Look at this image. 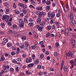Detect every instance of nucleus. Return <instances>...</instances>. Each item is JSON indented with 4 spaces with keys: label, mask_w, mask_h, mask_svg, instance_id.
<instances>
[{
    "label": "nucleus",
    "mask_w": 76,
    "mask_h": 76,
    "mask_svg": "<svg viewBox=\"0 0 76 76\" xmlns=\"http://www.w3.org/2000/svg\"><path fill=\"white\" fill-rule=\"evenodd\" d=\"M4 23H1V27H2V28H3L4 27Z\"/></svg>",
    "instance_id": "40"
},
{
    "label": "nucleus",
    "mask_w": 76,
    "mask_h": 76,
    "mask_svg": "<svg viewBox=\"0 0 76 76\" xmlns=\"http://www.w3.org/2000/svg\"><path fill=\"white\" fill-rule=\"evenodd\" d=\"M36 17L37 16H35L34 15H33V16H32V18L33 19H35Z\"/></svg>",
    "instance_id": "56"
},
{
    "label": "nucleus",
    "mask_w": 76,
    "mask_h": 76,
    "mask_svg": "<svg viewBox=\"0 0 76 76\" xmlns=\"http://www.w3.org/2000/svg\"><path fill=\"white\" fill-rule=\"evenodd\" d=\"M47 29L48 31H50L51 29V26L48 25L47 26Z\"/></svg>",
    "instance_id": "20"
},
{
    "label": "nucleus",
    "mask_w": 76,
    "mask_h": 76,
    "mask_svg": "<svg viewBox=\"0 0 76 76\" xmlns=\"http://www.w3.org/2000/svg\"><path fill=\"white\" fill-rule=\"evenodd\" d=\"M32 59L33 60H34L35 58H36V57H35V55L34 54H33L32 55Z\"/></svg>",
    "instance_id": "43"
},
{
    "label": "nucleus",
    "mask_w": 76,
    "mask_h": 76,
    "mask_svg": "<svg viewBox=\"0 0 76 76\" xmlns=\"http://www.w3.org/2000/svg\"><path fill=\"white\" fill-rule=\"evenodd\" d=\"M19 24H24V22L22 19L20 18L19 20Z\"/></svg>",
    "instance_id": "11"
},
{
    "label": "nucleus",
    "mask_w": 76,
    "mask_h": 76,
    "mask_svg": "<svg viewBox=\"0 0 76 76\" xmlns=\"http://www.w3.org/2000/svg\"><path fill=\"white\" fill-rule=\"evenodd\" d=\"M31 31L33 33V32H35V28H32L31 29Z\"/></svg>",
    "instance_id": "41"
},
{
    "label": "nucleus",
    "mask_w": 76,
    "mask_h": 76,
    "mask_svg": "<svg viewBox=\"0 0 76 76\" xmlns=\"http://www.w3.org/2000/svg\"><path fill=\"white\" fill-rule=\"evenodd\" d=\"M23 4L22 3H19L18 4V6H20V7H22V6H23Z\"/></svg>",
    "instance_id": "51"
},
{
    "label": "nucleus",
    "mask_w": 76,
    "mask_h": 76,
    "mask_svg": "<svg viewBox=\"0 0 76 76\" xmlns=\"http://www.w3.org/2000/svg\"><path fill=\"white\" fill-rule=\"evenodd\" d=\"M50 36V33L48 32L45 35L46 37H49Z\"/></svg>",
    "instance_id": "28"
},
{
    "label": "nucleus",
    "mask_w": 76,
    "mask_h": 76,
    "mask_svg": "<svg viewBox=\"0 0 76 76\" xmlns=\"http://www.w3.org/2000/svg\"><path fill=\"white\" fill-rule=\"evenodd\" d=\"M52 6H53V7H54L55 6H56V3L55 2H52Z\"/></svg>",
    "instance_id": "50"
},
{
    "label": "nucleus",
    "mask_w": 76,
    "mask_h": 76,
    "mask_svg": "<svg viewBox=\"0 0 76 76\" xmlns=\"http://www.w3.org/2000/svg\"><path fill=\"white\" fill-rule=\"evenodd\" d=\"M64 64V61H63L61 64V70H62L63 67V65Z\"/></svg>",
    "instance_id": "29"
},
{
    "label": "nucleus",
    "mask_w": 76,
    "mask_h": 76,
    "mask_svg": "<svg viewBox=\"0 0 76 76\" xmlns=\"http://www.w3.org/2000/svg\"><path fill=\"white\" fill-rule=\"evenodd\" d=\"M37 68L39 69L41 68V66L39 65L37 66Z\"/></svg>",
    "instance_id": "59"
},
{
    "label": "nucleus",
    "mask_w": 76,
    "mask_h": 76,
    "mask_svg": "<svg viewBox=\"0 0 76 76\" xmlns=\"http://www.w3.org/2000/svg\"><path fill=\"white\" fill-rule=\"evenodd\" d=\"M22 11L24 14H26V13H27V11L25 9H23Z\"/></svg>",
    "instance_id": "25"
},
{
    "label": "nucleus",
    "mask_w": 76,
    "mask_h": 76,
    "mask_svg": "<svg viewBox=\"0 0 76 76\" xmlns=\"http://www.w3.org/2000/svg\"><path fill=\"white\" fill-rule=\"evenodd\" d=\"M31 3L32 4H33V5L36 4V3L34 1H33L32 2H31Z\"/></svg>",
    "instance_id": "57"
},
{
    "label": "nucleus",
    "mask_w": 76,
    "mask_h": 76,
    "mask_svg": "<svg viewBox=\"0 0 76 76\" xmlns=\"http://www.w3.org/2000/svg\"><path fill=\"white\" fill-rule=\"evenodd\" d=\"M17 27V25L16 24H14L12 26V28H16Z\"/></svg>",
    "instance_id": "42"
},
{
    "label": "nucleus",
    "mask_w": 76,
    "mask_h": 76,
    "mask_svg": "<svg viewBox=\"0 0 76 76\" xmlns=\"http://www.w3.org/2000/svg\"><path fill=\"white\" fill-rule=\"evenodd\" d=\"M43 28V26H40L39 25H37L36 26V28L38 29V31L40 32H41L42 31V28Z\"/></svg>",
    "instance_id": "3"
},
{
    "label": "nucleus",
    "mask_w": 76,
    "mask_h": 76,
    "mask_svg": "<svg viewBox=\"0 0 76 76\" xmlns=\"http://www.w3.org/2000/svg\"><path fill=\"white\" fill-rule=\"evenodd\" d=\"M8 42V39L6 37L4 38V45H5L6 44V42Z\"/></svg>",
    "instance_id": "5"
},
{
    "label": "nucleus",
    "mask_w": 76,
    "mask_h": 76,
    "mask_svg": "<svg viewBox=\"0 0 76 76\" xmlns=\"http://www.w3.org/2000/svg\"><path fill=\"white\" fill-rule=\"evenodd\" d=\"M26 72V75H31L32 74V72H29V71L28 70H27Z\"/></svg>",
    "instance_id": "26"
},
{
    "label": "nucleus",
    "mask_w": 76,
    "mask_h": 76,
    "mask_svg": "<svg viewBox=\"0 0 76 76\" xmlns=\"http://www.w3.org/2000/svg\"><path fill=\"white\" fill-rule=\"evenodd\" d=\"M34 65V63H32L28 64L27 66V67H28V68H29L30 67H33Z\"/></svg>",
    "instance_id": "10"
},
{
    "label": "nucleus",
    "mask_w": 76,
    "mask_h": 76,
    "mask_svg": "<svg viewBox=\"0 0 76 76\" xmlns=\"http://www.w3.org/2000/svg\"><path fill=\"white\" fill-rule=\"evenodd\" d=\"M66 57H67V56H71L72 57L73 56V55L71 53V51H69L68 53L66 54Z\"/></svg>",
    "instance_id": "8"
},
{
    "label": "nucleus",
    "mask_w": 76,
    "mask_h": 76,
    "mask_svg": "<svg viewBox=\"0 0 76 76\" xmlns=\"http://www.w3.org/2000/svg\"><path fill=\"white\" fill-rule=\"evenodd\" d=\"M5 13L7 15L9 14V8L8 7L5 8Z\"/></svg>",
    "instance_id": "13"
},
{
    "label": "nucleus",
    "mask_w": 76,
    "mask_h": 76,
    "mask_svg": "<svg viewBox=\"0 0 76 76\" xmlns=\"http://www.w3.org/2000/svg\"><path fill=\"white\" fill-rule=\"evenodd\" d=\"M29 7H30V8H34V7L32 5H30L29 6Z\"/></svg>",
    "instance_id": "54"
},
{
    "label": "nucleus",
    "mask_w": 76,
    "mask_h": 76,
    "mask_svg": "<svg viewBox=\"0 0 76 76\" xmlns=\"http://www.w3.org/2000/svg\"><path fill=\"white\" fill-rule=\"evenodd\" d=\"M25 46L26 47H28V46H29V44L28 43V42L27 41H26L25 42Z\"/></svg>",
    "instance_id": "23"
},
{
    "label": "nucleus",
    "mask_w": 76,
    "mask_h": 76,
    "mask_svg": "<svg viewBox=\"0 0 76 76\" xmlns=\"http://www.w3.org/2000/svg\"><path fill=\"white\" fill-rule=\"evenodd\" d=\"M37 10H42V7H36Z\"/></svg>",
    "instance_id": "15"
},
{
    "label": "nucleus",
    "mask_w": 76,
    "mask_h": 76,
    "mask_svg": "<svg viewBox=\"0 0 76 76\" xmlns=\"http://www.w3.org/2000/svg\"><path fill=\"white\" fill-rule=\"evenodd\" d=\"M44 41H42L40 42H39V44H40V45H42V44H44Z\"/></svg>",
    "instance_id": "39"
},
{
    "label": "nucleus",
    "mask_w": 76,
    "mask_h": 76,
    "mask_svg": "<svg viewBox=\"0 0 76 76\" xmlns=\"http://www.w3.org/2000/svg\"><path fill=\"white\" fill-rule=\"evenodd\" d=\"M29 21L30 22H34V19L32 18H30L29 20Z\"/></svg>",
    "instance_id": "46"
},
{
    "label": "nucleus",
    "mask_w": 76,
    "mask_h": 76,
    "mask_svg": "<svg viewBox=\"0 0 76 76\" xmlns=\"http://www.w3.org/2000/svg\"><path fill=\"white\" fill-rule=\"evenodd\" d=\"M66 8L67 9V10H69L70 9L69 8V4H66Z\"/></svg>",
    "instance_id": "34"
},
{
    "label": "nucleus",
    "mask_w": 76,
    "mask_h": 76,
    "mask_svg": "<svg viewBox=\"0 0 76 76\" xmlns=\"http://www.w3.org/2000/svg\"><path fill=\"white\" fill-rule=\"evenodd\" d=\"M33 23H29L28 24V26H32L33 25Z\"/></svg>",
    "instance_id": "55"
},
{
    "label": "nucleus",
    "mask_w": 76,
    "mask_h": 76,
    "mask_svg": "<svg viewBox=\"0 0 76 76\" xmlns=\"http://www.w3.org/2000/svg\"><path fill=\"white\" fill-rule=\"evenodd\" d=\"M31 48L33 50H35V46L33 45L32 46Z\"/></svg>",
    "instance_id": "60"
},
{
    "label": "nucleus",
    "mask_w": 76,
    "mask_h": 76,
    "mask_svg": "<svg viewBox=\"0 0 76 76\" xmlns=\"http://www.w3.org/2000/svg\"><path fill=\"white\" fill-rule=\"evenodd\" d=\"M69 18H70V20H72L73 19V18H74V17L73 16V15L72 13L70 14L69 16Z\"/></svg>",
    "instance_id": "14"
},
{
    "label": "nucleus",
    "mask_w": 76,
    "mask_h": 76,
    "mask_svg": "<svg viewBox=\"0 0 76 76\" xmlns=\"http://www.w3.org/2000/svg\"><path fill=\"white\" fill-rule=\"evenodd\" d=\"M24 20L25 23H28V21H27V19H26V18H24Z\"/></svg>",
    "instance_id": "58"
},
{
    "label": "nucleus",
    "mask_w": 76,
    "mask_h": 76,
    "mask_svg": "<svg viewBox=\"0 0 76 76\" xmlns=\"http://www.w3.org/2000/svg\"><path fill=\"white\" fill-rule=\"evenodd\" d=\"M19 24V26L20 27H21V28H23L24 26H23V24Z\"/></svg>",
    "instance_id": "53"
},
{
    "label": "nucleus",
    "mask_w": 76,
    "mask_h": 76,
    "mask_svg": "<svg viewBox=\"0 0 76 76\" xmlns=\"http://www.w3.org/2000/svg\"><path fill=\"white\" fill-rule=\"evenodd\" d=\"M44 15V12H40L39 13V14L38 16L39 17H41L42 16V15Z\"/></svg>",
    "instance_id": "18"
},
{
    "label": "nucleus",
    "mask_w": 76,
    "mask_h": 76,
    "mask_svg": "<svg viewBox=\"0 0 76 76\" xmlns=\"http://www.w3.org/2000/svg\"><path fill=\"white\" fill-rule=\"evenodd\" d=\"M55 24L56 25H57L58 26H59V25H60V23L58 21H56L55 23Z\"/></svg>",
    "instance_id": "45"
},
{
    "label": "nucleus",
    "mask_w": 76,
    "mask_h": 76,
    "mask_svg": "<svg viewBox=\"0 0 76 76\" xmlns=\"http://www.w3.org/2000/svg\"><path fill=\"white\" fill-rule=\"evenodd\" d=\"M3 69L1 72L3 73L4 71L6 72H8L9 70V65L4 64L3 66Z\"/></svg>",
    "instance_id": "1"
},
{
    "label": "nucleus",
    "mask_w": 76,
    "mask_h": 76,
    "mask_svg": "<svg viewBox=\"0 0 76 76\" xmlns=\"http://www.w3.org/2000/svg\"><path fill=\"white\" fill-rule=\"evenodd\" d=\"M17 53H20V50L19 48H18L17 49Z\"/></svg>",
    "instance_id": "62"
},
{
    "label": "nucleus",
    "mask_w": 76,
    "mask_h": 76,
    "mask_svg": "<svg viewBox=\"0 0 76 76\" xmlns=\"http://www.w3.org/2000/svg\"><path fill=\"white\" fill-rule=\"evenodd\" d=\"M70 42H71V44L72 45H74L75 44V40L73 38H72L71 39Z\"/></svg>",
    "instance_id": "7"
},
{
    "label": "nucleus",
    "mask_w": 76,
    "mask_h": 76,
    "mask_svg": "<svg viewBox=\"0 0 76 76\" xmlns=\"http://www.w3.org/2000/svg\"><path fill=\"white\" fill-rule=\"evenodd\" d=\"M45 21H43L42 22H40L39 23V25H41V26H44L45 25Z\"/></svg>",
    "instance_id": "17"
},
{
    "label": "nucleus",
    "mask_w": 76,
    "mask_h": 76,
    "mask_svg": "<svg viewBox=\"0 0 76 76\" xmlns=\"http://www.w3.org/2000/svg\"><path fill=\"white\" fill-rule=\"evenodd\" d=\"M3 10L2 9H0V13L1 14H3Z\"/></svg>",
    "instance_id": "52"
},
{
    "label": "nucleus",
    "mask_w": 76,
    "mask_h": 76,
    "mask_svg": "<svg viewBox=\"0 0 76 76\" xmlns=\"http://www.w3.org/2000/svg\"><path fill=\"white\" fill-rule=\"evenodd\" d=\"M22 38L23 40H25L26 39V37L24 35L22 36Z\"/></svg>",
    "instance_id": "35"
},
{
    "label": "nucleus",
    "mask_w": 76,
    "mask_h": 76,
    "mask_svg": "<svg viewBox=\"0 0 76 76\" xmlns=\"http://www.w3.org/2000/svg\"><path fill=\"white\" fill-rule=\"evenodd\" d=\"M7 47L9 48V47H11L12 45V43L10 42H9L7 43Z\"/></svg>",
    "instance_id": "12"
},
{
    "label": "nucleus",
    "mask_w": 76,
    "mask_h": 76,
    "mask_svg": "<svg viewBox=\"0 0 76 76\" xmlns=\"http://www.w3.org/2000/svg\"><path fill=\"white\" fill-rule=\"evenodd\" d=\"M19 48L21 49H23L25 48V45L23 44L20 45L19 46Z\"/></svg>",
    "instance_id": "16"
},
{
    "label": "nucleus",
    "mask_w": 76,
    "mask_h": 76,
    "mask_svg": "<svg viewBox=\"0 0 76 76\" xmlns=\"http://www.w3.org/2000/svg\"><path fill=\"white\" fill-rule=\"evenodd\" d=\"M64 32L66 35H69V29L68 28H66L65 31Z\"/></svg>",
    "instance_id": "9"
},
{
    "label": "nucleus",
    "mask_w": 76,
    "mask_h": 76,
    "mask_svg": "<svg viewBox=\"0 0 76 76\" xmlns=\"http://www.w3.org/2000/svg\"><path fill=\"white\" fill-rule=\"evenodd\" d=\"M41 20V18H38L37 19V23H40Z\"/></svg>",
    "instance_id": "21"
},
{
    "label": "nucleus",
    "mask_w": 76,
    "mask_h": 76,
    "mask_svg": "<svg viewBox=\"0 0 76 76\" xmlns=\"http://www.w3.org/2000/svg\"><path fill=\"white\" fill-rule=\"evenodd\" d=\"M39 60L38 59H37L34 62V63L36 64H38V63H39Z\"/></svg>",
    "instance_id": "27"
},
{
    "label": "nucleus",
    "mask_w": 76,
    "mask_h": 76,
    "mask_svg": "<svg viewBox=\"0 0 76 76\" xmlns=\"http://www.w3.org/2000/svg\"><path fill=\"white\" fill-rule=\"evenodd\" d=\"M1 60H0V61H4L5 60V58L3 56H2L1 57Z\"/></svg>",
    "instance_id": "30"
},
{
    "label": "nucleus",
    "mask_w": 76,
    "mask_h": 76,
    "mask_svg": "<svg viewBox=\"0 0 76 76\" xmlns=\"http://www.w3.org/2000/svg\"><path fill=\"white\" fill-rule=\"evenodd\" d=\"M15 12L16 14H19V11L17 10H15Z\"/></svg>",
    "instance_id": "33"
},
{
    "label": "nucleus",
    "mask_w": 76,
    "mask_h": 76,
    "mask_svg": "<svg viewBox=\"0 0 76 76\" xmlns=\"http://www.w3.org/2000/svg\"><path fill=\"white\" fill-rule=\"evenodd\" d=\"M12 34H16V31H12Z\"/></svg>",
    "instance_id": "64"
},
{
    "label": "nucleus",
    "mask_w": 76,
    "mask_h": 76,
    "mask_svg": "<svg viewBox=\"0 0 76 76\" xmlns=\"http://www.w3.org/2000/svg\"><path fill=\"white\" fill-rule=\"evenodd\" d=\"M42 2L43 4H45L46 3V0H42Z\"/></svg>",
    "instance_id": "61"
},
{
    "label": "nucleus",
    "mask_w": 76,
    "mask_h": 76,
    "mask_svg": "<svg viewBox=\"0 0 76 76\" xmlns=\"http://www.w3.org/2000/svg\"><path fill=\"white\" fill-rule=\"evenodd\" d=\"M64 71H65V72H66V71H67V66H64Z\"/></svg>",
    "instance_id": "38"
},
{
    "label": "nucleus",
    "mask_w": 76,
    "mask_h": 76,
    "mask_svg": "<svg viewBox=\"0 0 76 76\" xmlns=\"http://www.w3.org/2000/svg\"><path fill=\"white\" fill-rule=\"evenodd\" d=\"M12 31H11V30H10V31L7 32V34H12Z\"/></svg>",
    "instance_id": "47"
},
{
    "label": "nucleus",
    "mask_w": 76,
    "mask_h": 76,
    "mask_svg": "<svg viewBox=\"0 0 76 76\" xmlns=\"http://www.w3.org/2000/svg\"><path fill=\"white\" fill-rule=\"evenodd\" d=\"M10 72H14V69H13L12 68H10Z\"/></svg>",
    "instance_id": "37"
},
{
    "label": "nucleus",
    "mask_w": 76,
    "mask_h": 76,
    "mask_svg": "<svg viewBox=\"0 0 76 76\" xmlns=\"http://www.w3.org/2000/svg\"><path fill=\"white\" fill-rule=\"evenodd\" d=\"M32 58L30 57L29 58H27L26 62L27 63H31V62H32Z\"/></svg>",
    "instance_id": "4"
},
{
    "label": "nucleus",
    "mask_w": 76,
    "mask_h": 76,
    "mask_svg": "<svg viewBox=\"0 0 76 76\" xmlns=\"http://www.w3.org/2000/svg\"><path fill=\"white\" fill-rule=\"evenodd\" d=\"M22 60V59L20 57H19L17 59V61H21Z\"/></svg>",
    "instance_id": "31"
},
{
    "label": "nucleus",
    "mask_w": 76,
    "mask_h": 76,
    "mask_svg": "<svg viewBox=\"0 0 76 76\" xmlns=\"http://www.w3.org/2000/svg\"><path fill=\"white\" fill-rule=\"evenodd\" d=\"M76 23V21L74 20H73L72 22L70 23V24L71 26L73 27L74 26V24Z\"/></svg>",
    "instance_id": "6"
},
{
    "label": "nucleus",
    "mask_w": 76,
    "mask_h": 76,
    "mask_svg": "<svg viewBox=\"0 0 76 76\" xmlns=\"http://www.w3.org/2000/svg\"><path fill=\"white\" fill-rule=\"evenodd\" d=\"M22 7H23V8L25 9H26V8H27V7H28V6L26 5H25L23 4V5Z\"/></svg>",
    "instance_id": "32"
},
{
    "label": "nucleus",
    "mask_w": 76,
    "mask_h": 76,
    "mask_svg": "<svg viewBox=\"0 0 76 76\" xmlns=\"http://www.w3.org/2000/svg\"><path fill=\"white\" fill-rule=\"evenodd\" d=\"M6 15H3V17H2V19H3V20H5V19H6Z\"/></svg>",
    "instance_id": "44"
},
{
    "label": "nucleus",
    "mask_w": 76,
    "mask_h": 76,
    "mask_svg": "<svg viewBox=\"0 0 76 76\" xmlns=\"http://www.w3.org/2000/svg\"><path fill=\"white\" fill-rule=\"evenodd\" d=\"M50 3H51L50 1H47L46 2V4L47 5H49Z\"/></svg>",
    "instance_id": "36"
},
{
    "label": "nucleus",
    "mask_w": 76,
    "mask_h": 76,
    "mask_svg": "<svg viewBox=\"0 0 76 76\" xmlns=\"http://www.w3.org/2000/svg\"><path fill=\"white\" fill-rule=\"evenodd\" d=\"M56 16L57 18H59L60 16V13H57L56 14Z\"/></svg>",
    "instance_id": "49"
},
{
    "label": "nucleus",
    "mask_w": 76,
    "mask_h": 76,
    "mask_svg": "<svg viewBox=\"0 0 76 76\" xmlns=\"http://www.w3.org/2000/svg\"><path fill=\"white\" fill-rule=\"evenodd\" d=\"M54 57H58L59 56L58 53H57V52L54 53Z\"/></svg>",
    "instance_id": "19"
},
{
    "label": "nucleus",
    "mask_w": 76,
    "mask_h": 76,
    "mask_svg": "<svg viewBox=\"0 0 76 76\" xmlns=\"http://www.w3.org/2000/svg\"><path fill=\"white\" fill-rule=\"evenodd\" d=\"M5 19L6 21H8L9 20V16L8 15H6Z\"/></svg>",
    "instance_id": "22"
},
{
    "label": "nucleus",
    "mask_w": 76,
    "mask_h": 76,
    "mask_svg": "<svg viewBox=\"0 0 76 76\" xmlns=\"http://www.w3.org/2000/svg\"><path fill=\"white\" fill-rule=\"evenodd\" d=\"M11 54L12 56H15V55L16 54V53H15V52H12L11 53Z\"/></svg>",
    "instance_id": "48"
},
{
    "label": "nucleus",
    "mask_w": 76,
    "mask_h": 76,
    "mask_svg": "<svg viewBox=\"0 0 76 76\" xmlns=\"http://www.w3.org/2000/svg\"><path fill=\"white\" fill-rule=\"evenodd\" d=\"M73 10H74V11H75V12H76V8H75V7H73Z\"/></svg>",
    "instance_id": "63"
},
{
    "label": "nucleus",
    "mask_w": 76,
    "mask_h": 76,
    "mask_svg": "<svg viewBox=\"0 0 76 76\" xmlns=\"http://www.w3.org/2000/svg\"><path fill=\"white\" fill-rule=\"evenodd\" d=\"M48 14L49 19H51L53 18H54L55 16V13L54 12H53L51 13L50 12H48Z\"/></svg>",
    "instance_id": "2"
},
{
    "label": "nucleus",
    "mask_w": 76,
    "mask_h": 76,
    "mask_svg": "<svg viewBox=\"0 0 76 76\" xmlns=\"http://www.w3.org/2000/svg\"><path fill=\"white\" fill-rule=\"evenodd\" d=\"M46 9L47 10H50V7L49 5H47L46 7Z\"/></svg>",
    "instance_id": "24"
}]
</instances>
